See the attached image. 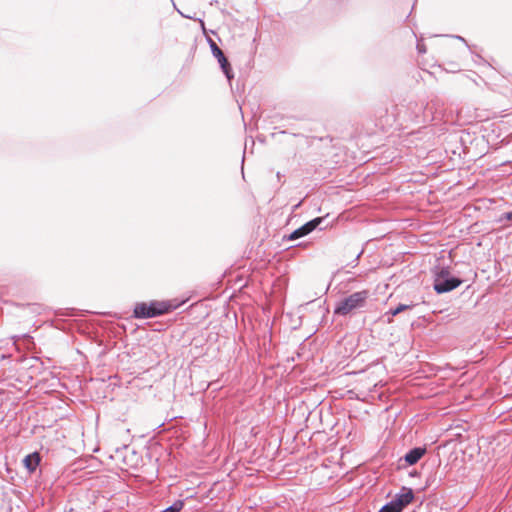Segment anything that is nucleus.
Listing matches in <instances>:
<instances>
[{"label": "nucleus", "instance_id": "nucleus-1", "mask_svg": "<svg viewBox=\"0 0 512 512\" xmlns=\"http://www.w3.org/2000/svg\"><path fill=\"white\" fill-rule=\"evenodd\" d=\"M185 302L177 299L136 302L132 310V318L144 320L160 317L180 308Z\"/></svg>", "mask_w": 512, "mask_h": 512}, {"label": "nucleus", "instance_id": "nucleus-2", "mask_svg": "<svg viewBox=\"0 0 512 512\" xmlns=\"http://www.w3.org/2000/svg\"><path fill=\"white\" fill-rule=\"evenodd\" d=\"M370 291L367 289L356 291L338 301L334 307V314L346 317L347 315L365 308Z\"/></svg>", "mask_w": 512, "mask_h": 512}, {"label": "nucleus", "instance_id": "nucleus-3", "mask_svg": "<svg viewBox=\"0 0 512 512\" xmlns=\"http://www.w3.org/2000/svg\"><path fill=\"white\" fill-rule=\"evenodd\" d=\"M439 109L440 105L437 98L431 99L430 102L427 103L423 101H410L407 105L411 119L418 123L432 121L435 113H441Z\"/></svg>", "mask_w": 512, "mask_h": 512}, {"label": "nucleus", "instance_id": "nucleus-4", "mask_svg": "<svg viewBox=\"0 0 512 512\" xmlns=\"http://www.w3.org/2000/svg\"><path fill=\"white\" fill-rule=\"evenodd\" d=\"M433 289L437 294L451 292L458 288L463 280L451 274L449 267H438L433 274Z\"/></svg>", "mask_w": 512, "mask_h": 512}, {"label": "nucleus", "instance_id": "nucleus-5", "mask_svg": "<svg viewBox=\"0 0 512 512\" xmlns=\"http://www.w3.org/2000/svg\"><path fill=\"white\" fill-rule=\"evenodd\" d=\"M328 216L329 215L327 214L326 216L315 217V218L307 221L306 223H304L297 229L293 230L291 233L284 235L282 238V241L283 242L295 241V240H298L302 237L309 235L310 233H312L313 231H315L317 229L320 231L324 230L329 225L328 223L323 225Z\"/></svg>", "mask_w": 512, "mask_h": 512}, {"label": "nucleus", "instance_id": "nucleus-6", "mask_svg": "<svg viewBox=\"0 0 512 512\" xmlns=\"http://www.w3.org/2000/svg\"><path fill=\"white\" fill-rule=\"evenodd\" d=\"M211 53L217 59L220 69L225 75L227 81L231 83L232 79L234 78V72L228 58L225 56L224 52L219 48V46H214Z\"/></svg>", "mask_w": 512, "mask_h": 512}, {"label": "nucleus", "instance_id": "nucleus-7", "mask_svg": "<svg viewBox=\"0 0 512 512\" xmlns=\"http://www.w3.org/2000/svg\"><path fill=\"white\" fill-rule=\"evenodd\" d=\"M414 499V493L411 488L403 487L401 491L395 496L390 502L398 509L402 511L405 506L410 504Z\"/></svg>", "mask_w": 512, "mask_h": 512}, {"label": "nucleus", "instance_id": "nucleus-8", "mask_svg": "<svg viewBox=\"0 0 512 512\" xmlns=\"http://www.w3.org/2000/svg\"><path fill=\"white\" fill-rule=\"evenodd\" d=\"M41 461L40 455L37 451H34L23 459V464L25 468L30 472H34L36 468L39 466Z\"/></svg>", "mask_w": 512, "mask_h": 512}, {"label": "nucleus", "instance_id": "nucleus-9", "mask_svg": "<svg viewBox=\"0 0 512 512\" xmlns=\"http://www.w3.org/2000/svg\"><path fill=\"white\" fill-rule=\"evenodd\" d=\"M146 435L142 434L137 437H133V442L137 445H141V443H138V441H144L143 448H163V444H161L159 441L155 439L154 436L149 437V439L146 440Z\"/></svg>", "mask_w": 512, "mask_h": 512}, {"label": "nucleus", "instance_id": "nucleus-10", "mask_svg": "<svg viewBox=\"0 0 512 512\" xmlns=\"http://www.w3.org/2000/svg\"><path fill=\"white\" fill-rule=\"evenodd\" d=\"M414 306H415L414 304L399 303V304H397L394 307H390L389 310L385 314L387 316V322L391 323L393 321L392 319H393L394 316H397V315H399L400 313H402V312H404L406 310H410Z\"/></svg>", "mask_w": 512, "mask_h": 512}, {"label": "nucleus", "instance_id": "nucleus-11", "mask_svg": "<svg viewBox=\"0 0 512 512\" xmlns=\"http://www.w3.org/2000/svg\"><path fill=\"white\" fill-rule=\"evenodd\" d=\"M424 452H425V450H410V452L407 453L405 456V461L409 465H413V464L417 463L422 458V456L424 455Z\"/></svg>", "mask_w": 512, "mask_h": 512}, {"label": "nucleus", "instance_id": "nucleus-12", "mask_svg": "<svg viewBox=\"0 0 512 512\" xmlns=\"http://www.w3.org/2000/svg\"><path fill=\"white\" fill-rule=\"evenodd\" d=\"M182 508H183V502L176 501L170 507L164 509L161 512H180Z\"/></svg>", "mask_w": 512, "mask_h": 512}, {"label": "nucleus", "instance_id": "nucleus-13", "mask_svg": "<svg viewBox=\"0 0 512 512\" xmlns=\"http://www.w3.org/2000/svg\"><path fill=\"white\" fill-rule=\"evenodd\" d=\"M379 512H400L398 509L391 503H387L385 506H383Z\"/></svg>", "mask_w": 512, "mask_h": 512}, {"label": "nucleus", "instance_id": "nucleus-14", "mask_svg": "<svg viewBox=\"0 0 512 512\" xmlns=\"http://www.w3.org/2000/svg\"><path fill=\"white\" fill-rule=\"evenodd\" d=\"M364 253V248H362L355 256V258L348 264L350 265L352 268H355L358 263H359V259L360 257L362 256V254Z\"/></svg>", "mask_w": 512, "mask_h": 512}, {"label": "nucleus", "instance_id": "nucleus-15", "mask_svg": "<svg viewBox=\"0 0 512 512\" xmlns=\"http://www.w3.org/2000/svg\"><path fill=\"white\" fill-rule=\"evenodd\" d=\"M450 445H453L452 448H455L456 447V443H455V440H445L444 442L440 443L436 448L437 449H440V448H447L448 446Z\"/></svg>", "mask_w": 512, "mask_h": 512}, {"label": "nucleus", "instance_id": "nucleus-16", "mask_svg": "<svg viewBox=\"0 0 512 512\" xmlns=\"http://www.w3.org/2000/svg\"><path fill=\"white\" fill-rule=\"evenodd\" d=\"M500 220H506V221H512V210L511 211H507V212H504L501 217H500Z\"/></svg>", "mask_w": 512, "mask_h": 512}, {"label": "nucleus", "instance_id": "nucleus-17", "mask_svg": "<svg viewBox=\"0 0 512 512\" xmlns=\"http://www.w3.org/2000/svg\"><path fill=\"white\" fill-rule=\"evenodd\" d=\"M450 37L455 38V39L463 42L468 49H471V46L468 44V42L466 41V39L464 37H462L460 35H451Z\"/></svg>", "mask_w": 512, "mask_h": 512}, {"label": "nucleus", "instance_id": "nucleus-18", "mask_svg": "<svg viewBox=\"0 0 512 512\" xmlns=\"http://www.w3.org/2000/svg\"><path fill=\"white\" fill-rule=\"evenodd\" d=\"M416 48H417V51H418L419 54L426 53V47H425L424 44L417 43Z\"/></svg>", "mask_w": 512, "mask_h": 512}, {"label": "nucleus", "instance_id": "nucleus-19", "mask_svg": "<svg viewBox=\"0 0 512 512\" xmlns=\"http://www.w3.org/2000/svg\"><path fill=\"white\" fill-rule=\"evenodd\" d=\"M206 39H207V42H208V44H209L210 50H211V52H212V51H213V47H214V46H218V45L215 43V41H214L213 39H211V38H209V37H207Z\"/></svg>", "mask_w": 512, "mask_h": 512}, {"label": "nucleus", "instance_id": "nucleus-20", "mask_svg": "<svg viewBox=\"0 0 512 512\" xmlns=\"http://www.w3.org/2000/svg\"><path fill=\"white\" fill-rule=\"evenodd\" d=\"M301 205H302V200L292 206L291 212L292 213L295 212L297 209L300 208Z\"/></svg>", "mask_w": 512, "mask_h": 512}, {"label": "nucleus", "instance_id": "nucleus-21", "mask_svg": "<svg viewBox=\"0 0 512 512\" xmlns=\"http://www.w3.org/2000/svg\"><path fill=\"white\" fill-rule=\"evenodd\" d=\"M67 310H68V312L64 313L63 315H65V316H75L76 315L74 309H67Z\"/></svg>", "mask_w": 512, "mask_h": 512}, {"label": "nucleus", "instance_id": "nucleus-22", "mask_svg": "<svg viewBox=\"0 0 512 512\" xmlns=\"http://www.w3.org/2000/svg\"><path fill=\"white\" fill-rule=\"evenodd\" d=\"M476 57L480 60V61H483V62H486L480 55H476Z\"/></svg>", "mask_w": 512, "mask_h": 512}, {"label": "nucleus", "instance_id": "nucleus-23", "mask_svg": "<svg viewBox=\"0 0 512 512\" xmlns=\"http://www.w3.org/2000/svg\"><path fill=\"white\" fill-rule=\"evenodd\" d=\"M305 245H306V243L301 242V243L297 244L296 246H297V247H300V246H305Z\"/></svg>", "mask_w": 512, "mask_h": 512}, {"label": "nucleus", "instance_id": "nucleus-24", "mask_svg": "<svg viewBox=\"0 0 512 512\" xmlns=\"http://www.w3.org/2000/svg\"><path fill=\"white\" fill-rule=\"evenodd\" d=\"M128 447H129V445H128V444H123L121 448L126 449V448H128Z\"/></svg>", "mask_w": 512, "mask_h": 512}, {"label": "nucleus", "instance_id": "nucleus-25", "mask_svg": "<svg viewBox=\"0 0 512 512\" xmlns=\"http://www.w3.org/2000/svg\"><path fill=\"white\" fill-rule=\"evenodd\" d=\"M276 176H277V178L280 180V178H281V176H282V175L280 174V172H277Z\"/></svg>", "mask_w": 512, "mask_h": 512}, {"label": "nucleus", "instance_id": "nucleus-26", "mask_svg": "<svg viewBox=\"0 0 512 512\" xmlns=\"http://www.w3.org/2000/svg\"><path fill=\"white\" fill-rule=\"evenodd\" d=\"M178 12L180 13V16L185 17V15H184L183 13H181L179 10H178ZM186 18H190V17H189V16H186Z\"/></svg>", "mask_w": 512, "mask_h": 512}, {"label": "nucleus", "instance_id": "nucleus-27", "mask_svg": "<svg viewBox=\"0 0 512 512\" xmlns=\"http://www.w3.org/2000/svg\"><path fill=\"white\" fill-rule=\"evenodd\" d=\"M280 133H281V134H286V133H287V131H285V130H284V131H280Z\"/></svg>", "mask_w": 512, "mask_h": 512}, {"label": "nucleus", "instance_id": "nucleus-28", "mask_svg": "<svg viewBox=\"0 0 512 512\" xmlns=\"http://www.w3.org/2000/svg\"><path fill=\"white\" fill-rule=\"evenodd\" d=\"M421 448L426 449L427 447H426V445H423Z\"/></svg>", "mask_w": 512, "mask_h": 512}]
</instances>
